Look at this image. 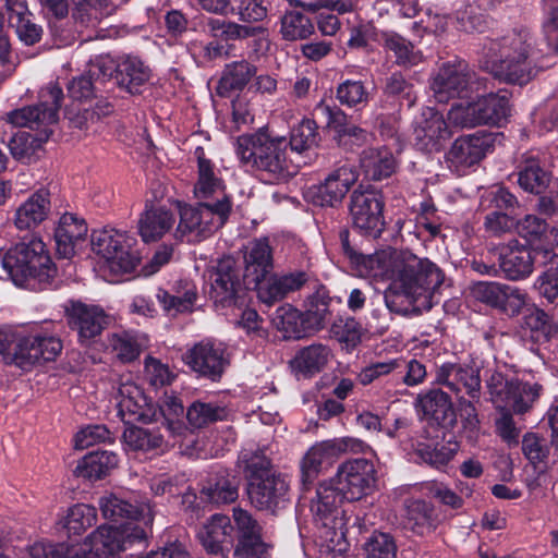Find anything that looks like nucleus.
<instances>
[{
	"mask_svg": "<svg viewBox=\"0 0 558 558\" xmlns=\"http://www.w3.org/2000/svg\"><path fill=\"white\" fill-rule=\"evenodd\" d=\"M238 466L243 471L248 483L255 482L254 478H263L276 473L271 469L270 460L259 449H243L239 454Z\"/></svg>",
	"mask_w": 558,
	"mask_h": 558,
	"instance_id": "de8ad7c7",
	"label": "nucleus"
},
{
	"mask_svg": "<svg viewBox=\"0 0 558 558\" xmlns=\"http://www.w3.org/2000/svg\"><path fill=\"white\" fill-rule=\"evenodd\" d=\"M541 272L537 276L534 288L538 295L548 304H558V254L553 250L539 252Z\"/></svg>",
	"mask_w": 558,
	"mask_h": 558,
	"instance_id": "72a5a7b5",
	"label": "nucleus"
},
{
	"mask_svg": "<svg viewBox=\"0 0 558 558\" xmlns=\"http://www.w3.org/2000/svg\"><path fill=\"white\" fill-rule=\"evenodd\" d=\"M331 350L322 343H314L302 348L290 361L291 368L295 372L313 375L320 372L328 363Z\"/></svg>",
	"mask_w": 558,
	"mask_h": 558,
	"instance_id": "ea45409f",
	"label": "nucleus"
},
{
	"mask_svg": "<svg viewBox=\"0 0 558 558\" xmlns=\"http://www.w3.org/2000/svg\"><path fill=\"white\" fill-rule=\"evenodd\" d=\"M247 483L248 499L254 508L269 513H277L290 502V485L279 473Z\"/></svg>",
	"mask_w": 558,
	"mask_h": 558,
	"instance_id": "6ab92c4d",
	"label": "nucleus"
},
{
	"mask_svg": "<svg viewBox=\"0 0 558 558\" xmlns=\"http://www.w3.org/2000/svg\"><path fill=\"white\" fill-rule=\"evenodd\" d=\"M430 89L438 104L449 105L453 98V64L444 63L430 77Z\"/></svg>",
	"mask_w": 558,
	"mask_h": 558,
	"instance_id": "bf43d9fd",
	"label": "nucleus"
},
{
	"mask_svg": "<svg viewBox=\"0 0 558 558\" xmlns=\"http://www.w3.org/2000/svg\"><path fill=\"white\" fill-rule=\"evenodd\" d=\"M92 74L135 96L143 93L151 71L138 56L123 53L117 57H96L93 60Z\"/></svg>",
	"mask_w": 558,
	"mask_h": 558,
	"instance_id": "1a4fd4ad",
	"label": "nucleus"
},
{
	"mask_svg": "<svg viewBox=\"0 0 558 558\" xmlns=\"http://www.w3.org/2000/svg\"><path fill=\"white\" fill-rule=\"evenodd\" d=\"M272 324L284 339H301L311 333L303 313L291 305L278 307L274 314Z\"/></svg>",
	"mask_w": 558,
	"mask_h": 558,
	"instance_id": "79ce46f5",
	"label": "nucleus"
},
{
	"mask_svg": "<svg viewBox=\"0 0 558 558\" xmlns=\"http://www.w3.org/2000/svg\"><path fill=\"white\" fill-rule=\"evenodd\" d=\"M198 165V180L194 193L198 198H208L218 191L223 190L221 179L216 177L213 162L205 157L204 148L198 146L195 149Z\"/></svg>",
	"mask_w": 558,
	"mask_h": 558,
	"instance_id": "a18cd8bd",
	"label": "nucleus"
},
{
	"mask_svg": "<svg viewBox=\"0 0 558 558\" xmlns=\"http://www.w3.org/2000/svg\"><path fill=\"white\" fill-rule=\"evenodd\" d=\"M270 546L259 536L238 538L233 558H269Z\"/></svg>",
	"mask_w": 558,
	"mask_h": 558,
	"instance_id": "774afa93",
	"label": "nucleus"
},
{
	"mask_svg": "<svg viewBox=\"0 0 558 558\" xmlns=\"http://www.w3.org/2000/svg\"><path fill=\"white\" fill-rule=\"evenodd\" d=\"M233 526L228 515H211L199 530L197 536L207 554L228 558L232 543Z\"/></svg>",
	"mask_w": 558,
	"mask_h": 558,
	"instance_id": "bb28decb",
	"label": "nucleus"
},
{
	"mask_svg": "<svg viewBox=\"0 0 558 558\" xmlns=\"http://www.w3.org/2000/svg\"><path fill=\"white\" fill-rule=\"evenodd\" d=\"M366 558H396L397 545L391 535L374 533L365 544Z\"/></svg>",
	"mask_w": 558,
	"mask_h": 558,
	"instance_id": "338daca9",
	"label": "nucleus"
},
{
	"mask_svg": "<svg viewBox=\"0 0 558 558\" xmlns=\"http://www.w3.org/2000/svg\"><path fill=\"white\" fill-rule=\"evenodd\" d=\"M87 232V223L83 218L71 213L62 215L54 230L58 255L63 258L73 257L85 242Z\"/></svg>",
	"mask_w": 558,
	"mask_h": 558,
	"instance_id": "cd10ccee",
	"label": "nucleus"
},
{
	"mask_svg": "<svg viewBox=\"0 0 558 558\" xmlns=\"http://www.w3.org/2000/svg\"><path fill=\"white\" fill-rule=\"evenodd\" d=\"M92 70L93 61H90L88 70L84 74L73 77L69 82L66 87L68 96L72 100L80 102L86 101L95 95V92L99 89V86L106 85V81L93 75Z\"/></svg>",
	"mask_w": 558,
	"mask_h": 558,
	"instance_id": "603ef678",
	"label": "nucleus"
},
{
	"mask_svg": "<svg viewBox=\"0 0 558 558\" xmlns=\"http://www.w3.org/2000/svg\"><path fill=\"white\" fill-rule=\"evenodd\" d=\"M532 36L527 29H513L483 45L485 69L499 81L524 85L533 77L530 60Z\"/></svg>",
	"mask_w": 558,
	"mask_h": 558,
	"instance_id": "7ed1b4c3",
	"label": "nucleus"
},
{
	"mask_svg": "<svg viewBox=\"0 0 558 558\" xmlns=\"http://www.w3.org/2000/svg\"><path fill=\"white\" fill-rule=\"evenodd\" d=\"M274 267L272 250L268 239L251 241L244 253V282L248 289L257 288Z\"/></svg>",
	"mask_w": 558,
	"mask_h": 558,
	"instance_id": "393cba45",
	"label": "nucleus"
},
{
	"mask_svg": "<svg viewBox=\"0 0 558 558\" xmlns=\"http://www.w3.org/2000/svg\"><path fill=\"white\" fill-rule=\"evenodd\" d=\"M208 35L213 38L203 48V57L207 60H216L228 54L222 43L245 40L265 33L263 26H250L238 22L209 17L206 22Z\"/></svg>",
	"mask_w": 558,
	"mask_h": 558,
	"instance_id": "f3484780",
	"label": "nucleus"
},
{
	"mask_svg": "<svg viewBox=\"0 0 558 558\" xmlns=\"http://www.w3.org/2000/svg\"><path fill=\"white\" fill-rule=\"evenodd\" d=\"M133 242V238L113 228L94 230L92 233L93 252L104 258L114 274H129L136 268L138 259L131 252Z\"/></svg>",
	"mask_w": 558,
	"mask_h": 558,
	"instance_id": "9b49d317",
	"label": "nucleus"
},
{
	"mask_svg": "<svg viewBox=\"0 0 558 558\" xmlns=\"http://www.w3.org/2000/svg\"><path fill=\"white\" fill-rule=\"evenodd\" d=\"M106 345L122 363L133 362L141 353V344L137 339L126 331L108 335Z\"/></svg>",
	"mask_w": 558,
	"mask_h": 558,
	"instance_id": "8fccbe9b",
	"label": "nucleus"
},
{
	"mask_svg": "<svg viewBox=\"0 0 558 558\" xmlns=\"http://www.w3.org/2000/svg\"><path fill=\"white\" fill-rule=\"evenodd\" d=\"M414 133L415 140H447L451 135V130L444 113L426 107L415 120Z\"/></svg>",
	"mask_w": 558,
	"mask_h": 558,
	"instance_id": "4c0bfd02",
	"label": "nucleus"
},
{
	"mask_svg": "<svg viewBox=\"0 0 558 558\" xmlns=\"http://www.w3.org/2000/svg\"><path fill=\"white\" fill-rule=\"evenodd\" d=\"M384 199L379 192L361 187L350 196V214L354 228L371 238H378L385 228Z\"/></svg>",
	"mask_w": 558,
	"mask_h": 558,
	"instance_id": "2eb2a0df",
	"label": "nucleus"
},
{
	"mask_svg": "<svg viewBox=\"0 0 558 558\" xmlns=\"http://www.w3.org/2000/svg\"><path fill=\"white\" fill-rule=\"evenodd\" d=\"M231 209L230 197L225 194L215 202H203L197 206L180 205L175 238L186 242H201L226 223Z\"/></svg>",
	"mask_w": 558,
	"mask_h": 558,
	"instance_id": "6e6552de",
	"label": "nucleus"
},
{
	"mask_svg": "<svg viewBox=\"0 0 558 558\" xmlns=\"http://www.w3.org/2000/svg\"><path fill=\"white\" fill-rule=\"evenodd\" d=\"M550 182V174L545 171L536 157L524 156L518 173V183L526 192L541 194Z\"/></svg>",
	"mask_w": 558,
	"mask_h": 558,
	"instance_id": "37998d69",
	"label": "nucleus"
},
{
	"mask_svg": "<svg viewBox=\"0 0 558 558\" xmlns=\"http://www.w3.org/2000/svg\"><path fill=\"white\" fill-rule=\"evenodd\" d=\"M384 94L388 98L398 100L400 106L405 105L408 108L413 107L417 99L414 85L405 80L401 72H393L386 78Z\"/></svg>",
	"mask_w": 558,
	"mask_h": 558,
	"instance_id": "864d4df0",
	"label": "nucleus"
},
{
	"mask_svg": "<svg viewBox=\"0 0 558 558\" xmlns=\"http://www.w3.org/2000/svg\"><path fill=\"white\" fill-rule=\"evenodd\" d=\"M157 299L167 313L177 315L192 311L197 299V290L193 282L181 280L174 287L173 293L159 289Z\"/></svg>",
	"mask_w": 558,
	"mask_h": 558,
	"instance_id": "c9c22d12",
	"label": "nucleus"
},
{
	"mask_svg": "<svg viewBox=\"0 0 558 558\" xmlns=\"http://www.w3.org/2000/svg\"><path fill=\"white\" fill-rule=\"evenodd\" d=\"M256 73V65L245 59L227 63L216 86V94L230 98L234 93H241Z\"/></svg>",
	"mask_w": 558,
	"mask_h": 558,
	"instance_id": "c756f323",
	"label": "nucleus"
},
{
	"mask_svg": "<svg viewBox=\"0 0 558 558\" xmlns=\"http://www.w3.org/2000/svg\"><path fill=\"white\" fill-rule=\"evenodd\" d=\"M524 319L531 331L536 332L538 338L542 337L546 341L558 332V326L554 318L542 308L535 307Z\"/></svg>",
	"mask_w": 558,
	"mask_h": 558,
	"instance_id": "69168bd1",
	"label": "nucleus"
},
{
	"mask_svg": "<svg viewBox=\"0 0 558 558\" xmlns=\"http://www.w3.org/2000/svg\"><path fill=\"white\" fill-rule=\"evenodd\" d=\"M50 211V198L47 190H38L15 210L14 226L19 230H32L45 221Z\"/></svg>",
	"mask_w": 558,
	"mask_h": 558,
	"instance_id": "2f4dec72",
	"label": "nucleus"
},
{
	"mask_svg": "<svg viewBox=\"0 0 558 558\" xmlns=\"http://www.w3.org/2000/svg\"><path fill=\"white\" fill-rule=\"evenodd\" d=\"M226 416L223 408L201 401L193 402L186 411V418L192 427L202 428L208 424L221 421Z\"/></svg>",
	"mask_w": 558,
	"mask_h": 558,
	"instance_id": "13d9d810",
	"label": "nucleus"
},
{
	"mask_svg": "<svg viewBox=\"0 0 558 558\" xmlns=\"http://www.w3.org/2000/svg\"><path fill=\"white\" fill-rule=\"evenodd\" d=\"M185 363L199 377L218 381L230 364L229 354L222 343L203 340L184 355Z\"/></svg>",
	"mask_w": 558,
	"mask_h": 558,
	"instance_id": "a211bd4d",
	"label": "nucleus"
},
{
	"mask_svg": "<svg viewBox=\"0 0 558 558\" xmlns=\"http://www.w3.org/2000/svg\"><path fill=\"white\" fill-rule=\"evenodd\" d=\"M315 32L313 20L302 11L287 10L280 17V35L287 41L304 40Z\"/></svg>",
	"mask_w": 558,
	"mask_h": 558,
	"instance_id": "c03bdc74",
	"label": "nucleus"
},
{
	"mask_svg": "<svg viewBox=\"0 0 558 558\" xmlns=\"http://www.w3.org/2000/svg\"><path fill=\"white\" fill-rule=\"evenodd\" d=\"M390 284L385 291V303L392 313L403 316L417 313L416 303L430 306L445 276L428 259H422L411 253H393L390 256Z\"/></svg>",
	"mask_w": 558,
	"mask_h": 558,
	"instance_id": "f257e3e1",
	"label": "nucleus"
},
{
	"mask_svg": "<svg viewBox=\"0 0 558 558\" xmlns=\"http://www.w3.org/2000/svg\"><path fill=\"white\" fill-rule=\"evenodd\" d=\"M175 221L174 215L165 207L145 210L138 220V232L144 242L157 241Z\"/></svg>",
	"mask_w": 558,
	"mask_h": 558,
	"instance_id": "e433bc0d",
	"label": "nucleus"
},
{
	"mask_svg": "<svg viewBox=\"0 0 558 558\" xmlns=\"http://www.w3.org/2000/svg\"><path fill=\"white\" fill-rule=\"evenodd\" d=\"M345 500L342 494L329 482L325 481L316 488L311 501V512L318 537L329 549L343 550L348 533L347 511L341 504Z\"/></svg>",
	"mask_w": 558,
	"mask_h": 558,
	"instance_id": "0eeeda50",
	"label": "nucleus"
},
{
	"mask_svg": "<svg viewBox=\"0 0 558 558\" xmlns=\"http://www.w3.org/2000/svg\"><path fill=\"white\" fill-rule=\"evenodd\" d=\"M0 268L19 287L28 284L33 279L47 283L56 274L45 243L35 236L28 242L15 244L5 253L0 248ZM2 277L0 272V278Z\"/></svg>",
	"mask_w": 558,
	"mask_h": 558,
	"instance_id": "423d86ee",
	"label": "nucleus"
},
{
	"mask_svg": "<svg viewBox=\"0 0 558 558\" xmlns=\"http://www.w3.org/2000/svg\"><path fill=\"white\" fill-rule=\"evenodd\" d=\"M15 29L19 39L26 46H34L43 38L41 25L35 23V16L31 12L9 23Z\"/></svg>",
	"mask_w": 558,
	"mask_h": 558,
	"instance_id": "0e129e2a",
	"label": "nucleus"
},
{
	"mask_svg": "<svg viewBox=\"0 0 558 558\" xmlns=\"http://www.w3.org/2000/svg\"><path fill=\"white\" fill-rule=\"evenodd\" d=\"M97 521V510L94 506L76 504L68 510L65 527L69 533L80 535Z\"/></svg>",
	"mask_w": 558,
	"mask_h": 558,
	"instance_id": "6e6d98bb",
	"label": "nucleus"
},
{
	"mask_svg": "<svg viewBox=\"0 0 558 558\" xmlns=\"http://www.w3.org/2000/svg\"><path fill=\"white\" fill-rule=\"evenodd\" d=\"M210 299L216 306L229 307L242 305L246 290H250L244 279L241 280L235 262L231 258L219 260L210 272Z\"/></svg>",
	"mask_w": 558,
	"mask_h": 558,
	"instance_id": "dca6fc26",
	"label": "nucleus"
},
{
	"mask_svg": "<svg viewBox=\"0 0 558 558\" xmlns=\"http://www.w3.org/2000/svg\"><path fill=\"white\" fill-rule=\"evenodd\" d=\"M490 400L496 408H508L515 414H525L539 398L542 386L519 379H508L501 373H494L487 380Z\"/></svg>",
	"mask_w": 558,
	"mask_h": 558,
	"instance_id": "ddd939ff",
	"label": "nucleus"
},
{
	"mask_svg": "<svg viewBox=\"0 0 558 558\" xmlns=\"http://www.w3.org/2000/svg\"><path fill=\"white\" fill-rule=\"evenodd\" d=\"M118 415L125 424L141 422L149 424L159 420L157 404L144 393L143 389L132 381L122 383L117 393Z\"/></svg>",
	"mask_w": 558,
	"mask_h": 558,
	"instance_id": "aec40b11",
	"label": "nucleus"
},
{
	"mask_svg": "<svg viewBox=\"0 0 558 558\" xmlns=\"http://www.w3.org/2000/svg\"><path fill=\"white\" fill-rule=\"evenodd\" d=\"M414 408L422 420H427L442 427L453 426L450 417L452 401L450 393L441 388H430L417 395Z\"/></svg>",
	"mask_w": 558,
	"mask_h": 558,
	"instance_id": "a878e982",
	"label": "nucleus"
},
{
	"mask_svg": "<svg viewBox=\"0 0 558 558\" xmlns=\"http://www.w3.org/2000/svg\"><path fill=\"white\" fill-rule=\"evenodd\" d=\"M336 98L347 107L366 105L369 100L368 88L362 80L345 78L336 89Z\"/></svg>",
	"mask_w": 558,
	"mask_h": 558,
	"instance_id": "5fc2aeb1",
	"label": "nucleus"
},
{
	"mask_svg": "<svg viewBox=\"0 0 558 558\" xmlns=\"http://www.w3.org/2000/svg\"><path fill=\"white\" fill-rule=\"evenodd\" d=\"M329 301L330 299L324 290H318L308 296L303 316L311 333L324 328L329 315Z\"/></svg>",
	"mask_w": 558,
	"mask_h": 558,
	"instance_id": "09e8293b",
	"label": "nucleus"
},
{
	"mask_svg": "<svg viewBox=\"0 0 558 558\" xmlns=\"http://www.w3.org/2000/svg\"><path fill=\"white\" fill-rule=\"evenodd\" d=\"M383 47L393 53L395 63L402 68H412L423 61V52L414 44L396 32L381 35Z\"/></svg>",
	"mask_w": 558,
	"mask_h": 558,
	"instance_id": "58836bf2",
	"label": "nucleus"
},
{
	"mask_svg": "<svg viewBox=\"0 0 558 558\" xmlns=\"http://www.w3.org/2000/svg\"><path fill=\"white\" fill-rule=\"evenodd\" d=\"M98 506L105 519L119 522L122 520L140 521L147 530L154 520L148 506L138 507L113 493H105L98 500Z\"/></svg>",
	"mask_w": 558,
	"mask_h": 558,
	"instance_id": "c85d7f7f",
	"label": "nucleus"
},
{
	"mask_svg": "<svg viewBox=\"0 0 558 558\" xmlns=\"http://www.w3.org/2000/svg\"><path fill=\"white\" fill-rule=\"evenodd\" d=\"M486 81L464 60L456 58V129L478 125L500 129L508 122L511 93L499 89L484 95Z\"/></svg>",
	"mask_w": 558,
	"mask_h": 558,
	"instance_id": "f03ea898",
	"label": "nucleus"
},
{
	"mask_svg": "<svg viewBox=\"0 0 558 558\" xmlns=\"http://www.w3.org/2000/svg\"><path fill=\"white\" fill-rule=\"evenodd\" d=\"M124 444L132 450L149 451L161 447L163 437L155 429L130 426L122 435Z\"/></svg>",
	"mask_w": 558,
	"mask_h": 558,
	"instance_id": "3c124183",
	"label": "nucleus"
},
{
	"mask_svg": "<svg viewBox=\"0 0 558 558\" xmlns=\"http://www.w3.org/2000/svg\"><path fill=\"white\" fill-rule=\"evenodd\" d=\"M148 530L138 524L126 525L122 530L112 525H100L84 542L76 558H109L128 548L129 544L146 541Z\"/></svg>",
	"mask_w": 558,
	"mask_h": 558,
	"instance_id": "9d476101",
	"label": "nucleus"
},
{
	"mask_svg": "<svg viewBox=\"0 0 558 558\" xmlns=\"http://www.w3.org/2000/svg\"><path fill=\"white\" fill-rule=\"evenodd\" d=\"M64 94L58 84H50L39 93L34 106L12 110L1 122L8 140H49L59 123V111Z\"/></svg>",
	"mask_w": 558,
	"mask_h": 558,
	"instance_id": "20e7f679",
	"label": "nucleus"
},
{
	"mask_svg": "<svg viewBox=\"0 0 558 558\" xmlns=\"http://www.w3.org/2000/svg\"><path fill=\"white\" fill-rule=\"evenodd\" d=\"M470 294L475 300L497 308L505 307L509 299L515 300L519 306H522L526 300V295L520 289L497 282H476L470 287Z\"/></svg>",
	"mask_w": 558,
	"mask_h": 558,
	"instance_id": "473e14b6",
	"label": "nucleus"
},
{
	"mask_svg": "<svg viewBox=\"0 0 558 558\" xmlns=\"http://www.w3.org/2000/svg\"><path fill=\"white\" fill-rule=\"evenodd\" d=\"M546 248H532L519 244H509L502 250L499 257V266L505 277L509 280H522L533 272L535 263L541 262L539 252H547Z\"/></svg>",
	"mask_w": 558,
	"mask_h": 558,
	"instance_id": "5701e85b",
	"label": "nucleus"
},
{
	"mask_svg": "<svg viewBox=\"0 0 558 558\" xmlns=\"http://www.w3.org/2000/svg\"><path fill=\"white\" fill-rule=\"evenodd\" d=\"M357 178L354 166L343 165L329 173L324 182L310 186L305 198L317 206L332 207L342 201Z\"/></svg>",
	"mask_w": 558,
	"mask_h": 558,
	"instance_id": "412c9836",
	"label": "nucleus"
},
{
	"mask_svg": "<svg viewBox=\"0 0 558 558\" xmlns=\"http://www.w3.org/2000/svg\"><path fill=\"white\" fill-rule=\"evenodd\" d=\"M369 449L363 440L353 437L333 438L313 445L301 461V483L308 489L319 475L324 464H330L340 454L360 453Z\"/></svg>",
	"mask_w": 558,
	"mask_h": 558,
	"instance_id": "f8f14e48",
	"label": "nucleus"
},
{
	"mask_svg": "<svg viewBox=\"0 0 558 558\" xmlns=\"http://www.w3.org/2000/svg\"><path fill=\"white\" fill-rule=\"evenodd\" d=\"M329 482L348 501H356L368 495L376 484L374 463L365 458L342 462Z\"/></svg>",
	"mask_w": 558,
	"mask_h": 558,
	"instance_id": "4468645a",
	"label": "nucleus"
},
{
	"mask_svg": "<svg viewBox=\"0 0 558 558\" xmlns=\"http://www.w3.org/2000/svg\"><path fill=\"white\" fill-rule=\"evenodd\" d=\"M360 168L367 180L381 181L397 171L398 161L387 147H369L360 155Z\"/></svg>",
	"mask_w": 558,
	"mask_h": 558,
	"instance_id": "7c9ffc66",
	"label": "nucleus"
},
{
	"mask_svg": "<svg viewBox=\"0 0 558 558\" xmlns=\"http://www.w3.org/2000/svg\"><path fill=\"white\" fill-rule=\"evenodd\" d=\"M65 313L69 327L76 331L82 344H90L109 325V316L98 305L75 302Z\"/></svg>",
	"mask_w": 558,
	"mask_h": 558,
	"instance_id": "4be33fe9",
	"label": "nucleus"
},
{
	"mask_svg": "<svg viewBox=\"0 0 558 558\" xmlns=\"http://www.w3.org/2000/svg\"><path fill=\"white\" fill-rule=\"evenodd\" d=\"M62 348L61 339L47 331L24 333L0 328V355L7 364H14L22 369L54 361Z\"/></svg>",
	"mask_w": 558,
	"mask_h": 558,
	"instance_id": "39448f33",
	"label": "nucleus"
},
{
	"mask_svg": "<svg viewBox=\"0 0 558 558\" xmlns=\"http://www.w3.org/2000/svg\"><path fill=\"white\" fill-rule=\"evenodd\" d=\"M314 112L326 119L327 128L335 131L338 137L348 136L365 140L366 131L353 124L345 112L337 105H330L322 100L315 106Z\"/></svg>",
	"mask_w": 558,
	"mask_h": 558,
	"instance_id": "f704fd0d",
	"label": "nucleus"
},
{
	"mask_svg": "<svg viewBox=\"0 0 558 558\" xmlns=\"http://www.w3.org/2000/svg\"><path fill=\"white\" fill-rule=\"evenodd\" d=\"M231 13L239 16L241 24L253 26L268 16V7L265 0H236Z\"/></svg>",
	"mask_w": 558,
	"mask_h": 558,
	"instance_id": "680f3d73",
	"label": "nucleus"
},
{
	"mask_svg": "<svg viewBox=\"0 0 558 558\" xmlns=\"http://www.w3.org/2000/svg\"><path fill=\"white\" fill-rule=\"evenodd\" d=\"M118 461L112 451H93L78 462L75 473L90 481L100 480L118 465Z\"/></svg>",
	"mask_w": 558,
	"mask_h": 558,
	"instance_id": "a19ab883",
	"label": "nucleus"
},
{
	"mask_svg": "<svg viewBox=\"0 0 558 558\" xmlns=\"http://www.w3.org/2000/svg\"><path fill=\"white\" fill-rule=\"evenodd\" d=\"M407 524L413 531L423 534L433 525V508L421 499H413L407 502Z\"/></svg>",
	"mask_w": 558,
	"mask_h": 558,
	"instance_id": "4d7b16f0",
	"label": "nucleus"
},
{
	"mask_svg": "<svg viewBox=\"0 0 558 558\" xmlns=\"http://www.w3.org/2000/svg\"><path fill=\"white\" fill-rule=\"evenodd\" d=\"M201 499L216 506L235 501L239 496L238 483L234 477L220 476L209 481L201 493Z\"/></svg>",
	"mask_w": 558,
	"mask_h": 558,
	"instance_id": "49530a36",
	"label": "nucleus"
},
{
	"mask_svg": "<svg viewBox=\"0 0 558 558\" xmlns=\"http://www.w3.org/2000/svg\"><path fill=\"white\" fill-rule=\"evenodd\" d=\"M276 143L281 142H236L235 153L244 166L276 173L283 160Z\"/></svg>",
	"mask_w": 558,
	"mask_h": 558,
	"instance_id": "b1692460",
	"label": "nucleus"
},
{
	"mask_svg": "<svg viewBox=\"0 0 558 558\" xmlns=\"http://www.w3.org/2000/svg\"><path fill=\"white\" fill-rule=\"evenodd\" d=\"M31 558H76L78 549L69 543L39 541L27 547Z\"/></svg>",
	"mask_w": 558,
	"mask_h": 558,
	"instance_id": "052dcab7",
	"label": "nucleus"
},
{
	"mask_svg": "<svg viewBox=\"0 0 558 558\" xmlns=\"http://www.w3.org/2000/svg\"><path fill=\"white\" fill-rule=\"evenodd\" d=\"M331 332L347 349H354L362 341L363 328L354 318H338L331 326Z\"/></svg>",
	"mask_w": 558,
	"mask_h": 558,
	"instance_id": "e2e57ef3",
	"label": "nucleus"
}]
</instances>
